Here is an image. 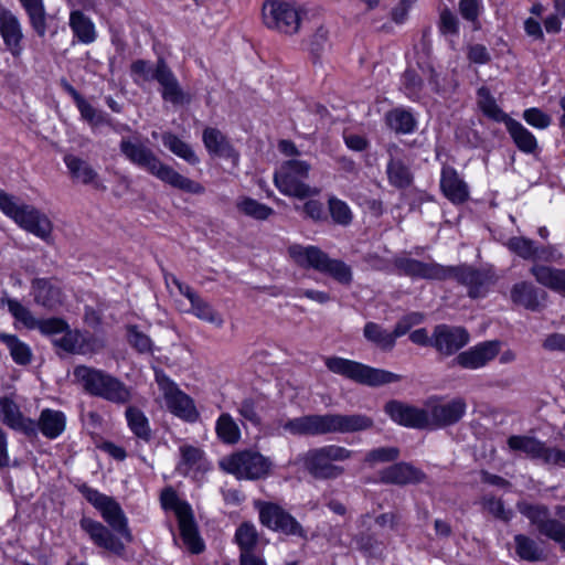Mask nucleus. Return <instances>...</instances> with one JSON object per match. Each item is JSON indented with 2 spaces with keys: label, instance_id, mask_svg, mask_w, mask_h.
<instances>
[{
  "label": "nucleus",
  "instance_id": "obj_59",
  "mask_svg": "<svg viewBox=\"0 0 565 565\" xmlns=\"http://www.w3.org/2000/svg\"><path fill=\"white\" fill-rule=\"evenodd\" d=\"M423 320L424 316L418 312H412L401 318L392 331V334H394V341L396 342L397 338L406 334L414 326L422 323Z\"/></svg>",
  "mask_w": 565,
  "mask_h": 565
},
{
  "label": "nucleus",
  "instance_id": "obj_63",
  "mask_svg": "<svg viewBox=\"0 0 565 565\" xmlns=\"http://www.w3.org/2000/svg\"><path fill=\"white\" fill-rule=\"evenodd\" d=\"M237 412L244 419L248 420L253 425L257 426L260 424V416L253 399L246 398L242 401L237 407Z\"/></svg>",
  "mask_w": 565,
  "mask_h": 565
},
{
  "label": "nucleus",
  "instance_id": "obj_18",
  "mask_svg": "<svg viewBox=\"0 0 565 565\" xmlns=\"http://www.w3.org/2000/svg\"><path fill=\"white\" fill-rule=\"evenodd\" d=\"M445 279L454 278L468 288L471 298L484 297L489 286L492 284V276L488 271L479 270L467 265L446 267Z\"/></svg>",
  "mask_w": 565,
  "mask_h": 565
},
{
  "label": "nucleus",
  "instance_id": "obj_58",
  "mask_svg": "<svg viewBox=\"0 0 565 565\" xmlns=\"http://www.w3.org/2000/svg\"><path fill=\"white\" fill-rule=\"evenodd\" d=\"M402 84L406 96L411 100H417L419 98L423 82L414 71H405Z\"/></svg>",
  "mask_w": 565,
  "mask_h": 565
},
{
  "label": "nucleus",
  "instance_id": "obj_9",
  "mask_svg": "<svg viewBox=\"0 0 565 565\" xmlns=\"http://www.w3.org/2000/svg\"><path fill=\"white\" fill-rule=\"evenodd\" d=\"M220 466L237 479L259 480L270 473L273 462L258 451L243 450L224 457Z\"/></svg>",
  "mask_w": 565,
  "mask_h": 565
},
{
  "label": "nucleus",
  "instance_id": "obj_21",
  "mask_svg": "<svg viewBox=\"0 0 565 565\" xmlns=\"http://www.w3.org/2000/svg\"><path fill=\"white\" fill-rule=\"evenodd\" d=\"M390 159L386 164L387 181L391 186L404 190L413 184L414 175L409 164L403 158V150L397 145L387 148Z\"/></svg>",
  "mask_w": 565,
  "mask_h": 565
},
{
  "label": "nucleus",
  "instance_id": "obj_28",
  "mask_svg": "<svg viewBox=\"0 0 565 565\" xmlns=\"http://www.w3.org/2000/svg\"><path fill=\"white\" fill-rule=\"evenodd\" d=\"M34 433L28 434V437H36L41 433L49 439H56L66 428V416L62 411L44 408L41 411L39 419L34 420Z\"/></svg>",
  "mask_w": 565,
  "mask_h": 565
},
{
  "label": "nucleus",
  "instance_id": "obj_1",
  "mask_svg": "<svg viewBox=\"0 0 565 565\" xmlns=\"http://www.w3.org/2000/svg\"><path fill=\"white\" fill-rule=\"evenodd\" d=\"M374 422L362 414H311L296 418H279L274 427L278 434L292 436H320L327 434H348L372 428Z\"/></svg>",
  "mask_w": 565,
  "mask_h": 565
},
{
  "label": "nucleus",
  "instance_id": "obj_49",
  "mask_svg": "<svg viewBox=\"0 0 565 565\" xmlns=\"http://www.w3.org/2000/svg\"><path fill=\"white\" fill-rule=\"evenodd\" d=\"M25 9L31 24L40 36H44L46 32L45 12L42 0H20Z\"/></svg>",
  "mask_w": 565,
  "mask_h": 565
},
{
  "label": "nucleus",
  "instance_id": "obj_40",
  "mask_svg": "<svg viewBox=\"0 0 565 565\" xmlns=\"http://www.w3.org/2000/svg\"><path fill=\"white\" fill-rule=\"evenodd\" d=\"M0 341L7 347L12 360L19 365H28L32 361V350L15 334L0 332Z\"/></svg>",
  "mask_w": 565,
  "mask_h": 565
},
{
  "label": "nucleus",
  "instance_id": "obj_31",
  "mask_svg": "<svg viewBox=\"0 0 565 565\" xmlns=\"http://www.w3.org/2000/svg\"><path fill=\"white\" fill-rule=\"evenodd\" d=\"M440 189L452 203H463L469 196L467 183L452 167L441 169Z\"/></svg>",
  "mask_w": 565,
  "mask_h": 565
},
{
  "label": "nucleus",
  "instance_id": "obj_64",
  "mask_svg": "<svg viewBox=\"0 0 565 565\" xmlns=\"http://www.w3.org/2000/svg\"><path fill=\"white\" fill-rule=\"evenodd\" d=\"M480 7L479 0H460L459 12L465 20L477 23Z\"/></svg>",
  "mask_w": 565,
  "mask_h": 565
},
{
  "label": "nucleus",
  "instance_id": "obj_46",
  "mask_svg": "<svg viewBox=\"0 0 565 565\" xmlns=\"http://www.w3.org/2000/svg\"><path fill=\"white\" fill-rule=\"evenodd\" d=\"M478 105L482 113L494 121L504 124L510 117L497 105L494 97L487 87H480L477 92Z\"/></svg>",
  "mask_w": 565,
  "mask_h": 565
},
{
  "label": "nucleus",
  "instance_id": "obj_30",
  "mask_svg": "<svg viewBox=\"0 0 565 565\" xmlns=\"http://www.w3.org/2000/svg\"><path fill=\"white\" fill-rule=\"evenodd\" d=\"M64 163L74 181L85 185H93L98 190H105L97 171L87 161L74 154H66Z\"/></svg>",
  "mask_w": 565,
  "mask_h": 565
},
{
  "label": "nucleus",
  "instance_id": "obj_10",
  "mask_svg": "<svg viewBox=\"0 0 565 565\" xmlns=\"http://www.w3.org/2000/svg\"><path fill=\"white\" fill-rule=\"evenodd\" d=\"M160 500L164 509L172 510L175 513L179 522L180 534L186 547L193 554L203 552L204 544L199 536L191 507L186 502L180 500L172 488L164 489L161 493Z\"/></svg>",
  "mask_w": 565,
  "mask_h": 565
},
{
  "label": "nucleus",
  "instance_id": "obj_16",
  "mask_svg": "<svg viewBox=\"0 0 565 565\" xmlns=\"http://www.w3.org/2000/svg\"><path fill=\"white\" fill-rule=\"evenodd\" d=\"M258 510L260 523L266 527L289 536L307 537V533L301 524L281 507L275 503L263 502L259 503Z\"/></svg>",
  "mask_w": 565,
  "mask_h": 565
},
{
  "label": "nucleus",
  "instance_id": "obj_52",
  "mask_svg": "<svg viewBox=\"0 0 565 565\" xmlns=\"http://www.w3.org/2000/svg\"><path fill=\"white\" fill-rule=\"evenodd\" d=\"M399 450L396 447H380L366 452L364 462L370 467L377 463L391 462L398 458Z\"/></svg>",
  "mask_w": 565,
  "mask_h": 565
},
{
  "label": "nucleus",
  "instance_id": "obj_34",
  "mask_svg": "<svg viewBox=\"0 0 565 565\" xmlns=\"http://www.w3.org/2000/svg\"><path fill=\"white\" fill-rule=\"evenodd\" d=\"M530 273L540 285L565 296V269L536 264Z\"/></svg>",
  "mask_w": 565,
  "mask_h": 565
},
{
  "label": "nucleus",
  "instance_id": "obj_39",
  "mask_svg": "<svg viewBox=\"0 0 565 565\" xmlns=\"http://www.w3.org/2000/svg\"><path fill=\"white\" fill-rule=\"evenodd\" d=\"M505 126L514 143L521 151L525 153H532L536 150V138L523 125L510 118L507 120Z\"/></svg>",
  "mask_w": 565,
  "mask_h": 565
},
{
  "label": "nucleus",
  "instance_id": "obj_23",
  "mask_svg": "<svg viewBox=\"0 0 565 565\" xmlns=\"http://www.w3.org/2000/svg\"><path fill=\"white\" fill-rule=\"evenodd\" d=\"M385 413L399 425L418 429L427 428L426 406L418 408L398 401H391L385 405Z\"/></svg>",
  "mask_w": 565,
  "mask_h": 565
},
{
  "label": "nucleus",
  "instance_id": "obj_61",
  "mask_svg": "<svg viewBox=\"0 0 565 565\" xmlns=\"http://www.w3.org/2000/svg\"><path fill=\"white\" fill-rule=\"evenodd\" d=\"M68 324L60 318H49L39 320L35 329L40 330L43 334H57L64 332Z\"/></svg>",
  "mask_w": 565,
  "mask_h": 565
},
{
  "label": "nucleus",
  "instance_id": "obj_35",
  "mask_svg": "<svg viewBox=\"0 0 565 565\" xmlns=\"http://www.w3.org/2000/svg\"><path fill=\"white\" fill-rule=\"evenodd\" d=\"M385 122L387 127L401 135H408L415 131L417 120L414 114L403 107L394 108L386 113Z\"/></svg>",
  "mask_w": 565,
  "mask_h": 565
},
{
  "label": "nucleus",
  "instance_id": "obj_25",
  "mask_svg": "<svg viewBox=\"0 0 565 565\" xmlns=\"http://www.w3.org/2000/svg\"><path fill=\"white\" fill-rule=\"evenodd\" d=\"M79 525L97 546L103 547L116 555H121L124 553V543L100 522L89 518H82Z\"/></svg>",
  "mask_w": 565,
  "mask_h": 565
},
{
  "label": "nucleus",
  "instance_id": "obj_43",
  "mask_svg": "<svg viewBox=\"0 0 565 565\" xmlns=\"http://www.w3.org/2000/svg\"><path fill=\"white\" fill-rule=\"evenodd\" d=\"M235 205L239 213L257 221H265L274 214L270 206L249 196L238 198Z\"/></svg>",
  "mask_w": 565,
  "mask_h": 565
},
{
  "label": "nucleus",
  "instance_id": "obj_12",
  "mask_svg": "<svg viewBox=\"0 0 565 565\" xmlns=\"http://www.w3.org/2000/svg\"><path fill=\"white\" fill-rule=\"evenodd\" d=\"M519 512L524 515L540 534L558 543L565 552V524L552 518L550 509L544 504H531L525 501L516 504Z\"/></svg>",
  "mask_w": 565,
  "mask_h": 565
},
{
  "label": "nucleus",
  "instance_id": "obj_26",
  "mask_svg": "<svg viewBox=\"0 0 565 565\" xmlns=\"http://www.w3.org/2000/svg\"><path fill=\"white\" fill-rule=\"evenodd\" d=\"M180 460L175 470L181 476H196L211 469L204 451L195 446L183 444L179 447Z\"/></svg>",
  "mask_w": 565,
  "mask_h": 565
},
{
  "label": "nucleus",
  "instance_id": "obj_20",
  "mask_svg": "<svg viewBox=\"0 0 565 565\" xmlns=\"http://www.w3.org/2000/svg\"><path fill=\"white\" fill-rule=\"evenodd\" d=\"M500 350L501 342L499 340L483 341L460 352L452 363L462 369L478 370L492 361L500 353Z\"/></svg>",
  "mask_w": 565,
  "mask_h": 565
},
{
  "label": "nucleus",
  "instance_id": "obj_38",
  "mask_svg": "<svg viewBox=\"0 0 565 565\" xmlns=\"http://www.w3.org/2000/svg\"><path fill=\"white\" fill-rule=\"evenodd\" d=\"M510 298L513 303L532 311L537 310L540 307L537 289L529 281L514 284L510 291Z\"/></svg>",
  "mask_w": 565,
  "mask_h": 565
},
{
  "label": "nucleus",
  "instance_id": "obj_13",
  "mask_svg": "<svg viewBox=\"0 0 565 565\" xmlns=\"http://www.w3.org/2000/svg\"><path fill=\"white\" fill-rule=\"evenodd\" d=\"M263 19L269 29L295 34L299 31L301 10L288 2L268 0L263 6Z\"/></svg>",
  "mask_w": 565,
  "mask_h": 565
},
{
  "label": "nucleus",
  "instance_id": "obj_3",
  "mask_svg": "<svg viewBox=\"0 0 565 565\" xmlns=\"http://www.w3.org/2000/svg\"><path fill=\"white\" fill-rule=\"evenodd\" d=\"M75 381L89 395L114 404H127L132 398L131 388L113 374L87 365H77Z\"/></svg>",
  "mask_w": 565,
  "mask_h": 565
},
{
  "label": "nucleus",
  "instance_id": "obj_53",
  "mask_svg": "<svg viewBox=\"0 0 565 565\" xmlns=\"http://www.w3.org/2000/svg\"><path fill=\"white\" fill-rule=\"evenodd\" d=\"M9 312L24 327L30 330H33L38 326V319L33 317L31 311L24 307L20 301L15 299H9L8 302Z\"/></svg>",
  "mask_w": 565,
  "mask_h": 565
},
{
  "label": "nucleus",
  "instance_id": "obj_57",
  "mask_svg": "<svg viewBox=\"0 0 565 565\" xmlns=\"http://www.w3.org/2000/svg\"><path fill=\"white\" fill-rule=\"evenodd\" d=\"M302 206L296 205L295 209L297 211H301L306 217L315 221V222H322L327 220V214L324 212V205L321 201L308 198Z\"/></svg>",
  "mask_w": 565,
  "mask_h": 565
},
{
  "label": "nucleus",
  "instance_id": "obj_36",
  "mask_svg": "<svg viewBox=\"0 0 565 565\" xmlns=\"http://www.w3.org/2000/svg\"><path fill=\"white\" fill-rule=\"evenodd\" d=\"M70 28L79 42L84 44L93 43L97 38L95 24L92 19L79 10H73L70 13Z\"/></svg>",
  "mask_w": 565,
  "mask_h": 565
},
{
  "label": "nucleus",
  "instance_id": "obj_42",
  "mask_svg": "<svg viewBox=\"0 0 565 565\" xmlns=\"http://www.w3.org/2000/svg\"><path fill=\"white\" fill-rule=\"evenodd\" d=\"M364 338L383 351L395 347L394 334L375 322H367L363 329Z\"/></svg>",
  "mask_w": 565,
  "mask_h": 565
},
{
  "label": "nucleus",
  "instance_id": "obj_56",
  "mask_svg": "<svg viewBox=\"0 0 565 565\" xmlns=\"http://www.w3.org/2000/svg\"><path fill=\"white\" fill-rule=\"evenodd\" d=\"M63 335L54 340V344L68 353H78L81 351L82 334L77 330L67 328Z\"/></svg>",
  "mask_w": 565,
  "mask_h": 565
},
{
  "label": "nucleus",
  "instance_id": "obj_54",
  "mask_svg": "<svg viewBox=\"0 0 565 565\" xmlns=\"http://www.w3.org/2000/svg\"><path fill=\"white\" fill-rule=\"evenodd\" d=\"M509 248L523 259H534L537 253L535 243L525 237H512L508 243Z\"/></svg>",
  "mask_w": 565,
  "mask_h": 565
},
{
  "label": "nucleus",
  "instance_id": "obj_2",
  "mask_svg": "<svg viewBox=\"0 0 565 565\" xmlns=\"http://www.w3.org/2000/svg\"><path fill=\"white\" fill-rule=\"evenodd\" d=\"M119 147L121 153L131 163L146 170L162 182L188 193L201 194L204 192L203 185L163 163L156 153L142 142L122 139Z\"/></svg>",
  "mask_w": 565,
  "mask_h": 565
},
{
  "label": "nucleus",
  "instance_id": "obj_55",
  "mask_svg": "<svg viewBox=\"0 0 565 565\" xmlns=\"http://www.w3.org/2000/svg\"><path fill=\"white\" fill-rule=\"evenodd\" d=\"M127 340L129 344L139 353L152 352L151 339L147 334L141 332L136 326H129L127 328Z\"/></svg>",
  "mask_w": 565,
  "mask_h": 565
},
{
  "label": "nucleus",
  "instance_id": "obj_8",
  "mask_svg": "<svg viewBox=\"0 0 565 565\" xmlns=\"http://www.w3.org/2000/svg\"><path fill=\"white\" fill-rule=\"evenodd\" d=\"M310 164L308 162L296 159L288 160L275 172V185L285 195L300 200L318 196L320 189L303 182L308 178Z\"/></svg>",
  "mask_w": 565,
  "mask_h": 565
},
{
  "label": "nucleus",
  "instance_id": "obj_48",
  "mask_svg": "<svg viewBox=\"0 0 565 565\" xmlns=\"http://www.w3.org/2000/svg\"><path fill=\"white\" fill-rule=\"evenodd\" d=\"M515 552L525 561L539 562L543 559V550L539 544L531 537L524 534H518L514 536Z\"/></svg>",
  "mask_w": 565,
  "mask_h": 565
},
{
  "label": "nucleus",
  "instance_id": "obj_60",
  "mask_svg": "<svg viewBox=\"0 0 565 565\" xmlns=\"http://www.w3.org/2000/svg\"><path fill=\"white\" fill-rule=\"evenodd\" d=\"M162 98L174 105H180L189 102V98L181 89L177 78L173 82L162 86Z\"/></svg>",
  "mask_w": 565,
  "mask_h": 565
},
{
  "label": "nucleus",
  "instance_id": "obj_15",
  "mask_svg": "<svg viewBox=\"0 0 565 565\" xmlns=\"http://www.w3.org/2000/svg\"><path fill=\"white\" fill-rule=\"evenodd\" d=\"M164 281L169 289L172 286L175 287L178 291L190 301L191 308L188 310V312L192 313L198 319L211 323L217 328L223 327L224 319L222 315L215 310L210 302L204 300L198 292H195L192 287L183 284L172 274H166Z\"/></svg>",
  "mask_w": 565,
  "mask_h": 565
},
{
  "label": "nucleus",
  "instance_id": "obj_11",
  "mask_svg": "<svg viewBox=\"0 0 565 565\" xmlns=\"http://www.w3.org/2000/svg\"><path fill=\"white\" fill-rule=\"evenodd\" d=\"M83 497L99 511L104 521L127 542L132 541V534L128 526V519L124 510L114 498L99 492L87 484L78 488Z\"/></svg>",
  "mask_w": 565,
  "mask_h": 565
},
{
  "label": "nucleus",
  "instance_id": "obj_29",
  "mask_svg": "<svg viewBox=\"0 0 565 565\" xmlns=\"http://www.w3.org/2000/svg\"><path fill=\"white\" fill-rule=\"evenodd\" d=\"M0 420L25 436L34 433L33 419L25 417L18 404L9 397H0Z\"/></svg>",
  "mask_w": 565,
  "mask_h": 565
},
{
  "label": "nucleus",
  "instance_id": "obj_47",
  "mask_svg": "<svg viewBox=\"0 0 565 565\" xmlns=\"http://www.w3.org/2000/svg\"><path fill=\"white\" fill-rule=\"evenodd\" d=\"M126 418L130 430L140 439L148 441L151 437V429L146 415L136 407L126 409Z\"/></svg>",
  "mask_w": 565,
  "mask_h": 565
},
{
  "label": "nucleus",
  "instance_id": "obj_62",
  "mask_svg": "<svg viewBox=\"0 0 565 565\" xmlns=\"http://www.w3.org/2000/svg\"><path fill=\"white\" fill-rule=\"evenodd\" d=\"M524 120L539 129H545L551 124V117L539 108H529L523 114Z\"/></svg>",
  "mask_w": 565,
  "mask_h": 565
},
{
  "label": "nucleus",
  "instance_id": "obj_45",
  "mask_svg": "<svg viewBox=\"0 0 565 565\" xmlns=\"http://www.w3.org/2000/svg\"><path fill=\"white\" fill-rule=\"evenodd\" d=\"M258 532L250 522L242 523L235 532L234 541L239 548V554L255 552L258 543Z\"/></svg>",
  "mask_w": 565,
  "mask_h": 565
},
{
  "label": "nucleus",
  "instance_id": "obj_24",
  "mask_svg": "<svg viewBox=\"0 0 565 565\" xmlns=\"http://www.w3.org/2000/svg\"><path fill=\"white\" fill-rule=\"evenodd\" d=\"M0 34L6 49L15 58L23 52V32L18 18L6 9H0Z\"/></svg>",
  "mask_w": 565,
  "mask_h": 565
},
{
  "label": "nucleus",
  "instance_id": "obj_27",
  "mask_svg": "<svg viewBox=\"0 0 565 565\" xmlns=\"http://www.w3.org/2000/svg\"><path fill=\"white\" fill-rule=\"evenodd\" d=\"M394 264L401 273L413 278L445 280V266L437 263H424L409 257H398Z\"/></svg>",
  "mask_w": 565,
  "mask_h": 565
},
{
  "label": "nucleus",
  "instance_id": "obj_5",
  "mask_svg": "<svg viewBox=\"0 0 565 565\" xmlns=\"http://www.w3.org/2000/svg\"><path fill=\"white\" fill-rule=\"evenodd\" d=\"M289 256L303 268H312L321 274L329 275L342 285L352 281V270L340 259L330 258L323 250L313 245L295 244L288 248Z\"/></svg>",
  "mask_w": 565,
  "mask_h": 565
},
{
  "label": "nucleus",
  "instance_id": "obj_14",
  "mask_svg": "<svg viewBox=\"0 0 565 565\" xmlns=\"http://www.w3.org/2000/svg\"><path fill=\"white\" fill-rule=\"evenodd\" d=\"M425 406L428 417V429L454 425L463 417L467 411V403L461 397H456L450 401L430 398Z\"/></svg>",
  "mask_w": 565,
  "mask_h": 565
},
{
  "label": "nucleus",
  "instance_id": "obj_17",
  "mask_svg": "<svg viewBox=\"0 0 565 565\" xmlns=\"http://www.w3.org/2000/svg\"><path fill=\"white\" fill-rule=\"evenodd\" d=\"M159 385L170 413L186 423H195L199 419L200 413L188 394L169 380L161 381Z\"/></svg>",
  "mask_w": 565,
  "mask_h": 565
},
{
  "label": "nucleus",
  "instance_id": "obj_22",
  "mask_svg": "<svg viewBox=\"0 0 565 565\" xmlns=\"http://www.w3.org/2000/svg\"><path fill=\"white\" fill-rule=\"evenodd\" d=\"M469 341L468 332L461 327L439 324L435 328L431 345L445 355H451Z\"/></svg>",
  "mask_w": 565,
  "mask_h": 565
},
{
  "label": "nucleus",
  "instance_id": "obj_37",
  "mask_svg": "<svg viewBox=\"0 0 565 565\" xmlns=\"http://www.w3.org/2000/svg\"><path fill=\"white\" fill-rule=\"evenodd\" d=\"M35 302L53 309L62 303V292L46 279H35L32 284Z\"/></svg>",
  "mask_w": 565,
  "mask_h": 565
},
{
  "label": "nucleus",
  "instance_id": "obj_19",
  "mask_svg": "<svg viewBox=\"0 0 565 565\" xmlns=\"http://www.w3.org/2000/svg\"><path fill=\"white\" fill-rule=\"evenodd\" d=\"M508 448L513 452L525 455L532 460L554 466L557 447H548L544 441L533 436L512 435L508 438Z\"/></svg>",
  "mask_w": 565,
  "mask_h": 565
},
{
  "label": "nucleus",
  "instance_id": "obj_51",
  "mask_svg": "<svg viewBox=\"0 0 565 565\" xmlns=\"http://www.w3.org/2000/svg\"><path fill=\"white\" fill-rule=\"evenodd\" d=\"M328 205L330 215L335 224L347 226L352 222V211L344 201L331 196L328 200Z\"/></svg>",
  "mask_w": 565,
  "mask_h": 565
},
{
  "label": "nucleus",
  "instance_id": "obj_33",
  "mask_svg": "<svg viewBox=\"0 0 565 565\" xmlns=\"http://www.w3.org/2000/svg\"><path fill=\"white\" fill-rule=\"evenodd\" d=\"M203 143L209 153L230 158L234 164L238 162V153L226 139V137L216 128L207 127L203 131Z\"/></svg>",
  "mask_w": 565,
  "mask_h": 565
},
{
  "label": "nucleus",
  "instance_id": "obj_4",
  "mask_svg": "<svg viewBox=\"0 0 565 565\" xmlns=\"http://www.w3.org/2000/svg\"><path fill=\"white\" fill-rule=\"evenodd\" d=\"M354 454L355 451L343 446L330 444L309 449L299 460L315 479L334 480L344 473V468L338 462L350 460Z\"/></svg>",
  "mask_w": 565,
  "mask_h": 565
},
{
  "label": "nucleus",
  "instance_id": "obj_44",
  "mask_svg": "<svg viewBox=\"0 0 565 565\" xmlns=\"http://www.w3.org/2000/svg\"><path fill=\"white\" fill-rule=\"evenodd\" d=\"M215 431L224 444L235 445L241 439V429L228 413L220 415L215 424Z\"/></svg>",
  "mask_w": 565,
  "mask_h": 565
},
{
  "label": "nucleus",
  "instance_id": "obj_41",
  "mask_svg": "<svg viewBox=\"0 0 565 565\" xmlns=\"http://www.w3.org/2000/svg\"><path fill=\"white\" fill-rule=\"evenodd\" d=\"M162 143L166 148H168L173 154L183 159L189 164H198L200 162L199 157L192 149V147L180 139L177 135L172 132H164L162 135Z\"/></svg>",
  "mask_w": 565,
  "mask_h": 565
},
{
  "label": "nucleus",
  "instance_id": "obj_6",
  "mask_svg": "<svg viewBox=\"0 0 565 565\" xmlns=\"http://www.w3.org/2000/svg\"><path fill=\"white\" fill-rule=\"evenodd\" d=\"M0 210L21 228L47 242L53 225L50 218L33 205L20 204L15 196L0 190Z\"/></svg>",
  "mask_w": 565,
  "mask_h": 565
},
{
  "label": "nucleus",
  "instance_id": "obj_50",
  "mask_svg": "<svg viewBox=\"0 0 565 565\" xmlns=\"http://www.w3.org/2000/svg\"><path fill=\"white\" fill-rule=\"evenodd\" d=\"M76 107L81 113V117L88 122V125L95 129L99 126L108 124V119L106 114L96 109L92 104H89L85 98L79 99L76 103Z\"/></svg>",
  "mask_w": 565,
  "mask_h": 565
},
{
  "label": "nucleus",
  "instance_id": "obj_32",
  "mask_svg": "<svg viewBox=\"0 0 565 565\" xmlns=\"http://www.w3.org/2000/svg\"><path fill=\"white\" fill-rule=\"evenodd\" d=\"M425 479V473L406 462L394 463L381 471V480L385 483L408 484L418 483Z\"/></svg>",
  "mask_w": 565,
  "mask_h": 565
},
{
  "label": "nucleus",
  "instance_id": "obj_7",
  "mask_svg": "<svg viewBox=\"0 0 565 565\" xmlns=\"http://www.w3.org/2000/svg\"><path fill=\"white\" fill-rule=\"evenodd\" d=\"M324 364L330 372L367 386L395 383L402 379L401 375L393 372L340 356H327L324 358Z\"/></svg>",
  "mask_w": 565,
  "mask_h": 565
}]
</instances>
